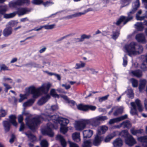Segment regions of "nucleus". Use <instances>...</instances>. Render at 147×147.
Instances as JSON below:
<instances>
[{
    "label": "nucleus",
    "instance_id": "36",
    "mask_svg": "<svg viewBox=\"0 0 147 147\" xmlns=\"http://www.w3.org/2000/svg\"><path fill=\"white\" fill-rule=\"evenodd\" d=\"M34 100L33 99H30L25 102L23 104L24 107H26L31 105L34 102Z\"/></svg>",
    "mask_w": 147,
    "mask_h": 147
},
{
    "label": "nucleus",
    "instance_id": "19",
    "mask_svg": "<svg viewBox=\"0 0 147 147\" xmlns=\"http://www.w3.org/2000/svg\"><path fill=\"white\" fill-rule=\"evenodd\" d=\"M101 141V138L98 135H96L93 142V144L96 146H97L100 145Z\"/></svg>",
    "mask_w": 147,
    "mask_h": 147
},
{
    "label": "nucleus",
    "instance_id": "48",
    "mask_svg": "<svg viewBox=\"0 0 147 147\" xmlns=\"http://www.w3.org/2000/svg\"><path fill=\"white\" fill-rule=\"evenodd\" d=\"M119 122L118 117L111 119L109 122V123L110 124H113L115 123Z\"/></svg>",
    "mask_w": 147,
    "mask_h": 147
},
{
    "label": "nucleus",
    "instance_id": "39",
    "mask_svg": "<svg viewBox=\"0 0 147 147\" xmlns=\"http://www.w3.org/2000/svg\"><path fill=\"white\" fill-rule=\"evenodd\" d=\"M120 33L118 31H113L111 35V38L113 39L116 40L119 36Z\"/></svg>",
    "mask_w": 147,
    "mask_h": 147
},
{
    "label": "nucleus",
    "instance_id": "45",
    "mask_svg": "<svg viewBox=\"0 0 147 147\" xmlns=\"http://www.w3.org/2000/svg\"><path fill=\"white\" fill-rule=\"evenodd\" d=\"M131 81L133 87H136L138 86V81L137 80L134 78H132L131 79Z\"/></svg>",
    "mask_w": 147,
    "mask_h": 147
},
{
    "label": "nucleus",
    "instance_id": "16",
    "mask_svg": "<svg viewBox=\"0 0 147 147\" xmlns=\"http://www.w3.org/2000/svg\"><path fill=\"white\" fill-rule=\"evenodd\" d=\"M56 139L60 142L62 147H66L67 142L62 136L60 135H57L56 137Z\"/></svg>",
    "mask_w": 147,
    "mask_h": 147
},
{
    "label": "nucleus",
    "instance_id": "33",
    "mask_svg": "<svg viewBox=\"0 0 147 147\" xmlns=\"http://www.w3.org/2000/svg\"><path fill=\"white\" fill-rule=\"evenodd\" d=\"M121 123L122 127L124 128L129 129L130 128L131 126L130 122L128 121H124L122 123Z\"/></svg>",
    "mask_w": 147,
    "mask_h": 147
},
{
    "label": "nucleus",
    "instance_id": "31",
    "mask_svg": "<svg viewBox=\"0 0 147 147\" xmlns=\"http://www.w3.org/2000/svg\"><path fill=\"white\" fill-rule=\"evenodd\" d=\"M5 132L8 131L10 129L11 124L9 122L4 121L3 122Z\"/></svg>",
    "mask_w": 147,
    "mask_h": 147
},
{
    "label": "nucleus",
    "instance_id": "51",
    "mask_svg": "<svg viewBox=\"0 0 147 147\" xmlns=\"http://www.w3.org/2000/svg\"><path fill=\"white\" fill-rule=\"evenodd\" d=\"M32 3L33 4L39 5L43 3V1L41 0H32Z\"/></svg>",
    "mask_w": 147,
    "mask_h": 147
},
{
    "label": "nucleus",
    "instance_id": "2",
    "mask_svg": "<svg viewBox=\"0 0 147 147\" xmlns=\"http://www.w3.org/2000/svg\"><path fill=\"white\" fill-rule=\"evenodd\" d=\"M51 86V84L49 83L43 84L41 86L37 88L32 86L26 89V93L27 94H33V97L36 98L40 95L41 92L47 94Z\"/></svg>",
    "mask_w": 147,
    "mask_h": 147
},
{
    "label": "nucleus",
    "instance_id": "42",
    "mask_svg": "<svg viewBox=\"0 0 147 147\" xmlns=\"http://www.w3.org/2000/svg\"><path fill=\"white\" fill-rule=\"evenodd\" d=\"M127 95L129 98H133L134 97V94L133 90L131 89H129L127 90Z\"/></svg>",
    "mask_w": 147,
    "mask_h": 147
},
{
    "label": "nucleus",
    "instance_id": "58",
    "mask_svg": "<svg viewBox=\"0 0 147 147\" xmlns=\"http://www.w3.org/2000/svg\"><path fill=\"white\" fill-rule=\"evenodd\" d=\"M127 115L125 114L120 117H118V118L119 120V121H120L127 118Z\"/></svg>",
    "mask_w": 147,
    "mask_h": 147
},
{
    "label": "nucleus",
    "instance_id": "29",
    "mask_svg": "<svg viewBox=\"0 0 147 147\" xmlns=\"http://www.w3.org/2000/svg\"><path fill=\"white\" fill-rule=\"evenodd\" d=\"M131 133L133 135H135L137 134H141L144 132V130L142 129L135 130L134 128H132L130 129Z\"/></svg>",
    "mask_w": 147,
    "mask_h": 147
},
{
    "label": "nucleus",
    "instance_id": "47",
    "mask_svg": "<svg viewBox=\"0 0 147 147\" xmlns=\"http://www.w3.org/2000/svg\"><path fill=\"white\" fill-rule=\"evenodd\" d=\"M85 65V63L83 62H81V64L77 63L76 65L75 68L76 69H78L84 67Z\"/></svg>",
    "mask_w": 147,
    "mask_h": 147
},
{
    "label": "nucleus",
    "instance_id": "35",
    "mask_svg": "<svg viewBox=\"0 0 147 147\" xmlns=\"http://www.w3.org/2000/svg\"><path fill=\"white\" fill-rule=\"evenodd\" d=\"M86 71H90L91 72L92 74H96L98 73V71H96L95 69L90 67H87L85 69L83 70V71L84 72H85Z\"/></svg>",
    "mask_w": 147,
    "mask_h": 147
},
{
    "label": "nucleus",
    "instance_id": "59",
    "mask_svg": "<svg viewBox=\"0 0 147 147\" xmlns=\"http://www.w3.org/2000/svg\"><path fill=\"white\" fill-rule=\"evenodd\" d=\"M109 95H107L106 96L100 98L99 99V101L100 102H102V101L106 100L109 96Z\"/></svg>",
    "mask_w": 147,
    "mask_h": 147
},
{
    "label": "nucleus",
    "instance_id": "15",
    "mask_svg": "<svg viewBox=\"0 0 147 147\" xmlns=\"http://www.w3.org/2000/svg\"><path fill=\"white\" fill-rule=\"evenodd\" d=\"M138 140L142 143L143 147H147V135L138 137Z\"/></svg>",
    "mask_w": 147,
    "mask_h": 147
},
{
    "label": "nucleus",
    "instance_id": "63",
    "mask_svg": "<svg viewBox=\"0 0 147 147\" xmlns=\"http://www.w3.org/2000/svg\"><path fill=\"white\" fill-rule=\"evenodd\" d=\"M3 80L4 82H6L7 80H9L10 83H12L13 80L12 79L9 78H6L4 77L3 78Z\"/></svg>",
    "mask_w": 147,
    "mask_h": 147
},
{
    "label": "nucleus",
    "instance_id": "21",
    "mask_svg": "<svg viewBox=\"0 0 147 147\" xmlns=\"http://www.w3.org/2000/svg\"><path fill=\"white\" fill-rule=\"evenodd\" d=\"M130 73L133 76H135L138 78H140L142 76V72L140 70L132 71Z\"/></svg>",
    "mask_w": 147,
    "mask_h": 147
},
{
    "label": "nucleus",
    "instance_id": "8",
    "mask_svg": "<svg viewBox=\"0 0 147 147\" xmlns=\"http://www.w3.org/2000/svg\"><path fill=\"white\" fill-rule=\"evenodd\" d=\"M54 128V125L51 123H49L47 125L46 128L42 130V133L43 135L52 137L54 136V133L52 129Z\"/></svg>",
    "mask_w": 147,
    "mask_h": 147
},
{
    "label": "nucleus",
    "instance_id": "34",
    "mask_svg": "<svg viewBox=\"0 0 147 147\" xmlns=\"http://www.w3.org/2000/svg\"><path fill=\"white\" fill-rule=\"evenodd\" d=\"M8 8L7 5L0 6V14H5V12L7 11Z\"/></svg>",
    "mask_w": 147,
    "mask_h": 147
},
{
    "label": "nucleus",
    "instance_id": "56",
    "mask_svg": "<svg viewBox=\"0 0 147 147\" xmlns=\"http://www.w3.org/2000/svg\"><path fill=\"white\" fill-rule=\"evenodd\" d=\"M42 4L45 7H46V6H49L51 4H53L54 3L53 2H51V1H47L45 2H43V3H42Z\"/></svg>",
    "mask_w": 147,
    "mask_h": 147
},
{
    "label": "nucleus",
    "instance_id": "12",
    "mask_svg": "<svg viewBox=\"0 0 147 147\" xmlns=\"http://www.w3.org/2000/svg\"><path fill=\"white\" fill-rule=\"evenodd\" d=\"M135 39L138 42L142 44H145L147 42V40L146 39L143 33L137 34L135 37Z\"/></svg>",
    "mask_w": 147,
    "mask_h": 147
},
{
    "label": "nucleus",
    "instance_id": "64",
    "mask_svg": "<svg viewBox=\"0 0 147 147\" xmlns=\"http://www.w3.org/2000/svg\"><path fill=\"white\" fill-rule=\"evenodd\" d=\"M20 126L19 129V131H23L24 128H25V126L24 124L23 123H21V124H20Z\"/></svg>",
    "mask_w": 147,
    "mask_h": 147
},
{
    "label": "nucleus",
    "instance_id": "37",
    "mask_svg": "<svg viewBox=\"0 0 147 147\" xmlns=\"http://www.w3.org/2000/svg\"><path fill=\"white\" fill-rule=\"evenodd\" d=\"M91 37L90 35H87L85 34H84L81 35L80 38H77L79 42H82L85 39H89Z\"/></svg>",
    "mask_w": 147,
    "mask_h": 147
},
{
    "label": "nucleus",
    "instance_id": "7",
    "mask_svg": "<svg viewBox=\"0 0 147 147\" xmlns=\"http://www.w3.org/2000/svg\"><path fill=\"white\" fill-rule=\"evenodd\" d=\"M27 5L30 4V0H16L10 1L9 3V6L10 7L16 8L17 6H22L24 4Z\"/></svg>",
    "mask_w": 147,
    "mask_h": 147
},
{
    "label": "nucleus",
    "instance_id": "53",
    "mask_svg": "<svg viewBox=\"0 0 147 147\" xmlns=\"http://www.w3.org/2000/svg\"><path fill=\"white\" fill-rule=\"evenodd\" d=\"M97 117L100 122L106 120L108 119L106 116H98Z\"/></svg>",
    "mask_w": 147,
    "mask_h": 147
},
{
    "label": "nucleus",
    "instance_id": "22",
    "mask_svg": "<svg viewBox=\"0 0 147 147\" xmlns=\"http://www.w3.org/2000/svg\"><path fill=\"white\" fill-rule=\"evenodd\" d=\"M23 133H24L31 141H34L36 140L35 136L32 134L30 131Z\"/></svg>",
    "mask_w": 147,
    "mask_h": 147
},
{
    "label": "nucleus",
    "instance_id": "50",
    "mask_svg": "<svg viewBox=\"0 0 147 147\" xmlns=\"http://www.w3.org/2000/svg\"><path fill=\"white\" fill-rule=\"evenodd\" d=\"M55 26V24H53L50 25H46L43 26V27L46 29H51L53 28Z\"/></svg>",
    "mask_w": 147,
    "mask_h": 147
},
{
    "label": "nucleus",
    "instance_id": "61",
    "mask_svg": "<svg viewBox=\"0 0 147 147\" xmlns=\"http://www.w3.org/2000/svg\"><path fill=\"white\" fill-rule=\"evenodd\" d=\"M123 65L125 66L127 64V58L125 56H124V57L123 58Z\"/></svg>",
    "mask_w": 147,
    "mask_h": 147
},
{
    "label": "nucleus",
    "instance_id": "6",
    "mask_svg": "<svg viewBox=\"0 0 147 147\" xmlns=\"http://www.w3.org/2000/svg\"><path fill=\"white\" fill-rule=\"evenodd\" d=\"M31 9L27 8L21 7L18 9L17 11L11 13L9 14H5L4 15V18H10L14 17L17 14L19 16H22L30 12Z\"/></svg>",
    "mask_w": 147,
    "mask_h": 147
},
{
    "label": "nucleus",
    "instance_id": "30",
    "mask_svg": "<svg viewBox=\"0 0 147 147\" xmlns=\"http://www.w3.org/2000/svg\"><path fill=\"white\" fill-rule=\"evenodd\" d=\"M136 28L138 31H142L143 30L144 27L143 26V23L142 22H138L135 24Z\"/></svg>",
    "mask_w": 147,
    "mask_h": 147
},
{
    "label": "nucleus",
    "instance_id": "40",
    "mask_svg": "<svg viewBox=\"0 0 147 147\" xmlns=\"http://www.w3.org/2000/svg\"><path fill=\"white\" fill-rule=\"evenodd\" d=\"M120 136L122 137H123L124 138H127L129 135H131L129 134L128 131L127 130L122 131L120 133Z\"/></svg>",
    "mask_w": 147,
    "mask_h": 147
},
{
    "label": "nucleus",
    "instance_id": "23",
    "mask_svg": "<svg viewBox=\"0 0 147 147\" xmlns=\"http://www.w3.org/2000/svg\"><path fill=\"white\" fill-rule=\"evenodd\" d=\"M88 10L87 11L85 12H78L75 13L73 14L67 16L65 18L68 19H70L75 17L80 16L84 14L86 12L90 11L89 9H88Z\"/></svg>",
    "mask_w": 147,
    "mask_h": 147
},
{
    "label": "nucleus",
    "instance_id": "28",
    "mask_svg": "<svg viewBox=\"0 0 147 147\" xmlns=\"http://www.w3.org/2000/svg\"><path fill=\"white\" fill-rule=\"evenodd\" d=\"M69 123V121L67 119L63 118L60 117L59 122L58 123L60 124L61 126L62 125H66Z\"/></svg>",
    "mask_w": 147,
    "mask_h": 147
},
{
    "label": "nucleus",
    "instance_id": "14",
    "mask_svg": "<svg viewBox=\"0 0 147 147\" xmlns=\"http://www.w3.org/2000/svg\"><path fill=\"white\" fill-rule=\"evenodd\" d=\"M125 143L129 146H131L136 143V141L132 136L129 135L125 140Z\"/></svg>",
    "mask_w": 147,
    "mask_h": 147
},
{
    "label": "nucleus",
    "instance_id": "13",
    "mask_svg": "<svg viewBox=\"0 0 147 147\" xmlns=\"http://www.w3.org/2000/svg\"><path fill=\"white\" fill-rule=\"evenodd\" d=\"M88 124H90L93 126H97L100 124L98 117L89 119H86Z\"/></svg>",
    "mask_w": 147,
    "mask_h": 147
},
{
    "label": "nucleus",
    "instance_id": "55",
    "mask_svg": "<svg viewBox=\"0 0 147 147\" xmlns=\"http://www.w3.org/2000/svg\"><path fill=\"white\" fill-rule=\"evenodd\" d=\"M146 18V15L145 16H140L137 15L136 16V18L137 20H143L144 18Z\"/></svg>",
    "mask_w": 147,
    "mask_h": 147
},
{
    "label": "nucleus",
    "instance_id": "43",
    "mask_svg": "<svg viewBox=\"0 0 147 147\" xmlns=\"http://www.w3.org/2000/svg\"><path fill=\"white\" fill-rule=\"evenodd\" d=\"M123 112V109L122 108H119L117 109L113 113V115L117 116L119 114H121Z\"/></svg>",
    "mask_w": 147,
    "mask_h": 147
},
{
    "label": "nucleus",
    "instance_id": "4",
    "mask_svg": "<svg viewBox=\"0 0 147 147\" xmlns=\"http://www.w3.org/2000/svg\"><path fill=\"white\" fill-rule=\"evenodd\" d=\"M124 48L130 56L141 53L143 51V47L142 45H138L134 42H131L128 45H126Z\"/></svg>",
    "mask_w": 147,
    "mask_h": 147
},
{
    "label": "nucleus",
    "instance_id": "54",
    "mask_svg": "<svg viewBox=\"0 0 147 147\" xmlns=\"http://www.w3.org/2000/svg\"><path fill=\"white\" fill-rule=\"evenodd\" d=\"M3 86L5 87V91L6 93L8 92L9 89L11 88V87L9 85L5 83H3Z\"/></svg>",
    "mask_w": 147,
    "mask_h": 147
},
{
    "label": "nucleus",
    "instance_id": "25",
    "mask_svg": "<svg viewBox=\"0 0 147 147\" xmlns=\"http://www.w3.org/2000/svg\"><path fill=\"white\" fill-rule=\"evenodd\" d=\"M116 134L115 132H113L112 133L109 134L104 139V141L105 142H109L110 140L116 136Z\"/></svg>",
    "mask_w": 147,
    "mask_h": 147
},
{
    "label": "nucleus",
    "instance_id": "17",
    "mask_svg": "<svg viewBox=\"0 0 147 147\" xmlns=\"http://www.w3.org/2000/svg\"><path fill=\"white\" fill-rule=\"evenodd\" d=\"M50 98V96L47 94L45 96L41 98L38 101V104L39 105H41L46 103Z\"/></svg>",
    "mask_w": 147,
    "mask_h": 147
},
{
    "label": "nucleus",
    "instance_id": "3",
    "mask_svg": "<svg viewBox=\"0 0 147 147\" xmlns=\"http://www.w3.org/2000/svg\"><path fill=\"white\" fill-rule=\"evenodd\" d=\"M140 6V3L139 0H136L135 2L133 3L132 9L131 11L127 13L128 16L127 17L121 16L115 23V24L119 26L122 22H123V24L125 25L128 22L131 20L133 18V14L137 10Z\"/></svg>",
    "mask_w": 147,
    "mask_h": 147
},
{
    "label": "nucleus",
    "instance_id": "20",
    "mask_svg": "<svg viewBox=\"0 0 147 147\" xmlns=\"http://www.w3.org/2000/svg\"><path fill=\"white\" fill-rule=\"evenodd\" d=\"M84 138H89L91 137L93 134V131L90 130H85L83 132Z\"/></svg>",
    "mask_w": 147,
    "mask_h": 147
},
{
    "label": "nucleus",
    "instance_id": "52",
    "mask_svg": "<svg viewBox=\"0 0 147 147\" xmlns=\"http://www.w3.org/2000/svg\"><path fill=\"white\" fill-rule=\"evenodd\" d=\"M0 69L1 71H9L10 70V69L8 68V67L4 64L0 65Z\"/></svg>",
    "mask_w": 147,
    "mask_h": 147
},
{
    "label": "nucleus",
    "instance_id": "24",
    "mask_svg": "<svg viewBox=\"0 0 147 147\" xmlns=\"http://www.w3.org/2000/svg\"><path fill=\"white\" fill-rule=\"evenodd\" d=\"M113 144L115 147H119L122 145L123 142L121 138H118L113 141Z\"/></svg>",
    "mask_w": 147,
    "mask_h": 147
},
{
    "label": "nucleus",
    "instance_id": "11",
    "mask_svg": "<svg viewBox=\"0 0 147 147\" xmlns=\"http://www.w3.org/2000/svg\"><path fill=\"white\" fill-rule=\"evenodd\" d=\"M78 109L80 110L86 111L89 109L92 111L95 110L96 107L94 106L89 105H84L82 104H80L77 106Z\"/></svg>",
    "mask_w": 147,
    "mask_h": 147
},
{
    "label": "nucleus",
    "instance_id": "57",
    "mask_svg": "<svg viewBox=\"0 0 147 147\" xmlns=\"http://www.w3.org/2000/svg\"><path fill=\"white\" fill-rule=\"evenodd\" d=\"M127 115L125 114L120 117H118V118L119 120V121H120L127 118Z\"/></svg>",
    "mask_w": 147,
    "mask_h": 147
},
{
    "label": "nucleus",
    "instance_id": "5",
    "mask_svg": "<svg viewBox=\"0 0 147 147\" xmlns=\"http://www.w3.org/2000/svg\"><path fill=\"white\" fill-rule=\"evenodd\" d=\"M131 105L132 108H131L130 113L132 115L137 114V108L140 112H142L144 108L141 101L138 99H136L135 102H131Z\"/></svg>",
    "mask_w": 147,
    "mask_h": 147
},
{
    "label": "nucleus",
    "instance_id": "10",
    "mask_svg": "<svg viewBox=\"0 0 147 147\" xmlns=\"http://www.w3.org/2000/svg\"><path fill=\"white\" fill-rule=\"evenodd\" d=\"M14 24L13 21H11L8 23V24L10 26L7 27L3 31V34L4 36L7 37L11 34L12 32L11 27L13 26Z\"/></svg>",
    "mask_w": 147,
    "mask_h": 147
},
{
    "label": "nucleus",
    "instance_id": "44",
    "mask_svg": "<svg viewBox=\"0 0 147 147\" xmlns=\"http://www.w3.org/2000/svg\"><path fill=\"white\" fill-rule=\"evenodd\" d=\"M50 94L52 95L53 97L55 98H59V95L55 93V90L54 89H52L50 92Z\"/></svg>",
    "mask_w": 147,
    "mask_h": 147
},
{
    "label": "nucleus",
    "instance_id": "27",
    "mask_svg": "<svg viewBox=\"0 0 147 147\" xmlns=\"http://www.w3.org/2000/svg\"><path fill=\"white\" fill-rule=\"evenodd\" d=\"M80 133L78 132H75L73 134L72 138L74 141L78 142L80 141Z\"/></svg>",
    "mask_w": 147,
    "mask_h": 147
},
{
    "label": "nucleus",
    "instance_id": "26",
    "mask_svg": "<svg viewBox=\"0 0 147 147\" xmlns=\"http://www.w3.org/2000/svg\"><path fill=\"white\" fill-rule=\"evenodd\" d=\"M9 122L14 126L16 127L17 126V123L16 121V116L14 115H11L9 116Z\"/></svg>",
    "mask_w": 147,
    "mask_h": 147
},
{
    "label": "nucleus",
    "instance_id": "9",
    "mask_svg": "<svg viewBox=\"0 0 147 147\" xmlns=\"http://www.w3.org/2000/svg\"><path fill=\"white\" fill-rule=\"evenodd\" d=\"M88 123L86 119H82L76 122L75 126L76 129L78 131H81L84 129Z\"/></svg>",
    "mask_w": 147,
    "mask_h": 147
},
{
    "label": "nucleus",
    "instance_id": "46",
    "mask_svg": "<svg viewBox=\"0 0 147 147\" xmlns=\"http://www.w3.org/2000/svg\"><path fill=\"white\" fill-rule=\"evenodd\" d=\"M68 130V128L66 126L62 125L60 127V131L63 134L66 133Z\"/></svg>",
    "mask_w": 147,
    "mask_h": 147
},
{
    "label": "nucleus",
    "instance_id": "49",
    "mask_svg": "<svg viewBox=\"0 0 147 147\" xmlns=\"http://www.w3.org/2000/svg\"><path fill=\"white\" fill-rule=\"evenodd\" d=\"M7 111L5 110L2 109L0 110V113L1 114L0 117H4L7 113Z\"/></svg>",
    "mask_w": 147,
    "mask_h": 147
},
{
    "label": "nucleus",
    "instance_id": "18",
    "mask_svg": "<svg viewBox=\"0 0 147 147\" xmlns=\"http://www.w3.org/2000/svg\"><path fill=\"white\" fill-rule=\"evenodd\" d=\"M147 82V81L145 79H142L140 80L139 88L140 92H142L144 89Z\"/></svg>",
    "mask_w": 147,
    "mask_h": 147
},
{
    "label": "nucleus",
    "instance_id": "32",
    "mask_svg": "<svg viewBox=\"0 0 147 147\" xmlns=\"http://www.w3.org/2000/svg\"><path fill=\"white\" fill-rule=\"evenodd\" d=\"M108 127L106 126H102L100 127V129L98 130V133L99 135L104 134L108 130Z\"/></svg>",
    "mask_w": 147,
    "mask_h": 147
},
{
    "label": "nucleus",
    "instance_id": "60",
    "mask_svg": "<svg viewBox=\"0 0 147 147\" xmlns=\"http://www.w3.org/2000/svg\"><path fill=\"white\" fill-rule=\"evenodd\" d=\"M68 142L69 144L70 147H79L78 144L70 141H68Z\"/></svg>",
    "mask_w": 147,
    "mask_h": 147
},
{
    "label": "nucleus",
    "instance_id": "38",
    "mask_svg": "<svg viewBox=\"0 0 147 147\" xmlns=\"http://www.w3.org/2000/svg\"><path fill=\"white\" fill-rule=\"evenodd\" d=\"M92 144L90 140L84 141L82 145V147H92Z\"/></svg>",
    "mask_w": 147,
    "mask_h": 147
},
{
    "label": "nucleus",
    "instance_id": "41",
    "mask_svg": "<svg viewBox=\"0 0 147 147\" xmlns=\"http://www.w3.org/2000/svg\"><path fill=\"white\" fill-rule=\"evenodd\" d=\"M41 147H48L49 144L47 141L45 140H43L40 142Z\"/></svg>",
    "mask_w": 147,
    "mask_h": 147
},
{
    "label": "nucleus",
    "instance_id": "62",
    "mask_svg": "<svg viewBox=\"0 0 147 147\" xmlns=\"http://www.w3.org/2000/svg\"><path fill=\"white\" fill-rule=\"evenodd\" d=\"M23 120V117L22 115H20L18 117V121L19 123L20 124L23 123L22 121Z\"/></svg>",
    "mask_w": 147,
    "mask_h": 147
},
{
    "label": "nucleus",
    "instance_id": "1",
    "mask_svg": "<svg viewBox=\"0 0 147 147\" xmlns=\"http://www.w3.org/2000/svg\"><path fill=\"white\" fill-rule=\"evenodd\" d=\"M60 117L57 115H46L44 114L31 119H30L29 117H27L26 119V123L30 129L34 131L37 128V125L40 123L41 119L47 120L48 121H52L55 123L57 124L59 122Z\"/></svg>",
    "mask_w": 147,
    "mask_h": 147
}]
</instances>
